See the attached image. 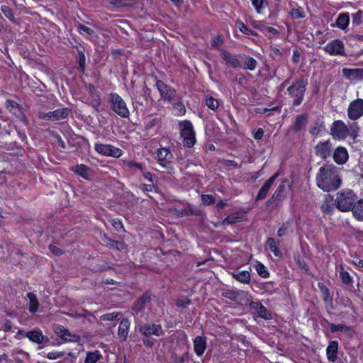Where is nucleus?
Returning <instances> with one entry per match:
<instances>
[{"mask_svg": "<svg viewBox=\"0 0 363 363\" xmlns=\"http://www.w3.org/2000/svg\"><path fill=\"white\" fill-rule=\"evenodd\" d=\"M288 226L286 224H284L277 231V235L279 237L284 236L287 231Z\"/></svg>", "mask_w": 363, "mask_h": 363, "instance_id": "62", "label": "nucleus"}, {"mask_svg": "<svg viewBox=\"0 0 363 363\" xmlns=\"http://www.w3.org/2000/svg\"><path fill=\"white\" fill-rule=\"evenodd\" d=\"M65 355L64 352H49L47 354V357L49 359H56L60 358Z\"/></svg>", "mask_w": 363, "mask_h": 363, "instance_id": "56", "label": "nucleus"}, {"mask_svg": "<svg viewBox=\"0 0 363 363\" xmlns=\"http://www.w3.org/2000/svg\"><path fill=\"white\" fill-rule=\"evenodd\" d=\"M279 174V173L277 172L266 181V182L264 184V185L262 186V188L259 189L258 192V194L256 198L257 200H262L266 198L269 190L273 185L275 179L278 177Z\"/></svg>", "mask_w": 363, "mask_h": 363, "instance_id": "18", "label": "nucleus"}, {"mask_svg": "<svg viewBox=\"0 0 363 363\" xmlns=\"http://www.w3.org/2000/svg\"><path fill=\"white\" fill-rule=\"evenodd\" d=\"M307 82L303 78L296 80L287 89V93L293 99L292 104L299 106L303 100L306 90Z\"/></svg>", "mask_w": 363, "mask_h": 363, "instance_id": "2", "label": "nucleus"}, {"mask_svg": "<svg viewBox=\"0 0 363 363\" xmlns=\"http://www.w3.org/2000/svg\"><path fill=\"white\" fill-rule=\"evenodd\" d=\"M143 341V345L146 347H148V348H151L154 344H155V340L150 338V337H144L142 340Z\"/></svg>", "mask_w": 363, "mask_h": 363, "instance_id": "58", "label": "nucleus"}, {"mask_svg": "<svg viewBox=\"0 0 363 363\" xmlns=\"http://www.w3.org/2000/svg\"><path fill=\"white\" fill-rule=\"evenodd\" d=\"M325 130V123L322 119L318 118L313 122L309 133L313 136H318Z\"/></svg>", "mask_w": 363, "mask_h": 363, "instance_id": "25", "label": "nucleus"}, {"mask_svg": "<svg viewBox=\"0 0 363 363\" xmlns=\"http://www.w3.org/2000/svg\"><path fill=\"white\" fill-rule=\"evenodd\" d=\"M173 155L167 148H160L157 152V160L160 166L168 171L173 170Z\"/></svg>", "mask_w": 363, "mask_h": 363, "instance_id": "9", "label": "nucleus"}, {"mask_svg": "<svg viewBox=\"0 0 363 363\" xmlns=\"http://www.w3.org/2000/svg\"><path fill=\"white\" fill-rule=\"evenodd\" d=\"M333 157L334 161L337 164H345L349 158L348 152L345 147L339 146L335 149Z\"/></svg>", "mask_w": 363, "mask_h": 363, "instance_id": "17", "label": "nucleus"}, {"mask_svg": "<svg viewBox=\"0 0 363 363\" xmlns=\"http://www.w3.org/2000/svg\"><path fill=\"white\" fill-rule=\"evenodd\" d=\"M122 318L123 314L121 312L114 311L101 315L99 320L101 321H113L121 320Z\"/></svg>", "mask_w": 363, "mask_h": 363, "instance_id": "34", "label": "nucleus"}, {"mask_svg": "<svg viewBox=\"0 0 363 363\" xmlns=\"http://www.w3.org/2000/svg\"><path fill=\"white\" fill-rule=\"evenodd\" d=\"M291 188V183L289 179H284L281 181V184L279 185L272 196L270 199H269L267 202V205H270L275 201L281 200L283 198L286 196V193Z\"/></svg>", "mask_w": 363, "mask_h": 363, "instance_id": "14", "label": "nucleus"}, {"mask_svg": "<svg viewBox=\"0 0 363 363\" xmlns=\"http://www.w3.org/2000/svg\"><path fill=\"white\" fill-rule=\"evenodd\" d=\"M333 147L330 140L325 141H320L315 147L314 152L316 156L323 160H325L330 157Z\"/></svg>", "mask_w": 363, "mask_h": 363, "instance_id": "11", "label": "nucleus"}, {"mask_svg": "<svg viewBox=\"0 0 363 363\" xmlns=\"http://www.w3.org/2000/svg\"><path fill=\"white\" fill-rule=\"evenodd\" d=\"M70 112V110L67 108H60L52 111V121L67 118Z\"/></svg>", "mask_w": 363, "mask_h": 363, "instance_id": "30", "label": "nucleus"}, {"mask_svg": "<svg viewBox=\"0 0 363 363\" xmlns=\"http://www.w3.org/2000/svg\"><path fill=\"white\" fill-rule=\"evenodd\" d=\"M237 26L242 33H245L247 35H250V34L254 35L253 31L248 29L247 28V26L242 21H237Z\"/></svg>", "mask_w": 363, "mask_h": 363, "instance_id": "52", "label": "nucleus"}, {"mask_svg": "<svg viewBox=\"0 0 363 363\" xmlns=\"http://www.w3.org/2000/svg\"><path fill=\"white\" fill-rule=\"evenodd\" d=\"M11 328L12 324L9 320H6L2 327V330H4V331H10Z\"/></svg>", "mask_w": 363, "mask_h": 363, "instance_id": "64", "label": "nucleus"}, {"mask_svg": "<svg viewBox=\"0 0 363 363\" xmlns=\"http://www.w3.org/2000/svg\"><path fill=\"white\" fill-rule=\"evenodd\" d=\"M232 276L237 281L243 284H247L250 281V274L248 271L236 270L232 273Z\"/></svg>", "mask_w": 363, "mask_h": 363, "instance_id": "28", "label": "nucleus"}, {"mask_svg": "<svg viewBox=\"0 0 363 363\" xmlns=\"http://www.w3.org/2000/svg\"><path fill=\"white\" fill-rule=\"evenodd\" d=\"M355 194L350 189L343 190L337 194L335 201L336 207L341 211L345 212L350 209L352 210L353 206L355 204Z\"/></svg>", "mask_w": 363, "mask_h": 363, "instance_id": "3", "label": "nucleus"}, {"mask_svg": "<svg viewBox=\"0 0 363 363\" xmlns=\"http://www.w3.org/2000/svg\"><path fill=\"white\" fill-rule=\"evenodd\" d=\"M139 333L143 337H150L155 335L156 337H161L164 335V331L160 324L155 323H147L138 326Z\"/></svg>", "mask_w": 363, "mask_h": 363, "instance_id": "6", "label": "nucleus"}, {"mask_svg": "<svg viewBox=\"0 0 363 363\" xmlns=\"http://www.w3.org/2000/svg\"><path fill=\"white\" fill-rule=\"evenodd\" d=\"M201 201L205 206L212 205L216 202L214 196L208 194L201 195Z\"/></svg>", "mask_w": 363, "mask_h": 363, "instance_id": "50", "label": "nucleus"}, {"mask_svg": "<svg viewBox=\"0 0 363 363\" xmlns=\"http://www.w3.org/2000/svg\"><path fill=\"white\" fill-rule=\"evenodd\" d=\"M177 101V102L174 104L173 108L177 111V115L182 116L185 113L186 108L184 105L180 101V100Z\"/></svg>", "mask_w": 363, "mask_h": 363, "instance_id": "48", "label": "nucleus"}, {"mask_svg": "<svg viewBox=\"0 0 363 363\" xmlns=\"http://www.w3.org/2000/svg\"><path fill=\"white\" fill-rule=\"evenodd\" d=\"M318 286L322 294L323 298L325 301H328L331 300V296L330 295V292L328 289L325 286V285L322 282L318 283Z\"/></svg>", "mask_w": 363, "mask_h": 363, "instance_id": "43", "label": "nucleus"}, {"mask_svg": "<svg viewBox=\"0 0 363 363\" xmlns=\"http://www.w3.org/2000/svg\"><path fill=\"white\" fill-rule=\"evenodd\" d=\"M79 65L82 72H84L85 68L86 58L84 52L81 50H79Z\"/></svg>", "mask_w": 363, "mask_h": 363, "instance_id": "54", "label": "nucleus"}, {"mask_svg": "<svg viewBox=\"0 0 363 363\" xmlns=\"http://www.w3.org/2000/svg\"><path fill=\"white\" fill-rule=\"evenodd\" d=\"M323 49L330 55H346L345 52L344 43L339 39H335L330 41L325 47H323Z\"/></svg>", "mask_w": 363, "mask_h": 363, "instance_id": "13", "label": "nucleus"}, {"mask_svg": "<svg viewBox=\"0 0 363 363\" xmlns=\"http://www.w3.org/2000/svg\"><path fill=\"white\" fill-rule=\"evenodd\" d=\"M206 348V339L205 337L197 336L194 340V349L199 356L202 355Z\"/></svg>", "mask_w": 363, "mask_h": 363, "instance_id": "22", "label": "nucleus"}, {"mask_svg": "<svg viewBox=\"0 0 363 363\" xmlns=\"http://www.w3.org/2000/svg\"><path fill=\"white\" fill-rule=\"evenodd\" d=\"M157 88L160 91L161 97L164 101L172 102L175 100H181V97L177 96L176 91L167 86L162 81L158 80L156 83Z\"/></svg>", "mask_w": 363, "mask_h": 363, "instance_id": "8", "label": "nucleus"}, {"mask_svg": "<svg viewBox=\"0 0 363 363\" xmlns=\"http://www.w3.org/2000/svg\"><path fill=\"white\" fill-rule=\"evenodd\" d=\"M255 269L258 274L262 277L267 278L269 277V272L267 268L262 264L258 262L255 265Z\"/></svg>", "mask_w": 363, "mask_h": 363, "instance_id": "47", "label": "nucleus"}, {"mask_svg": "<svg viewBox=\"0 0 363 363\" xmlns=\"http://www.w3.org/2000/svg\"><path fill=\"white\" fill-rule=\"evenodd\" d=\"M101 240L106 245L111 248L116 249L119 251H122L125 249V246L123 242L113 240L105 234L102 235Z\"/></svg>", "mask_w": 363, "mask_h": 363, "instance_id": "26", "label": "nucleus"}, {"mask_svg": "<svg viewBox=\"0 0 363 363\" xmlns=\"http://www.w3.org/2000/svg\"><path fill=\"white\" fill-rule=\"evenodd\" d=\"M110 101L111 108L116 114L122 118L129 117L130 112L126 103L118 94H110Z\"/></svg>", "mask_w": 363, "mask_h": 363, "instance_id": "5", "label": "nucleus"}, {"mask_svg": "<svg viewBox=\"0 0 363 363\" xmlns=\"http://www.w3.org/2000/svg\"><path fill=\"white\" fill-rule=\"evenodd\" d=\"M315 180L317 186L327 192L337 190L342 184L338 168L333 164H325L320 167Z\"/></svg>", "mask_w": 363, "mask_h": 363, "instance_id": "1", "label": "nucleus"}, {"mask_svg": "<svg viewBox=\"0 0 363 363\" xmlns=\"http://www.w3.org/2000/svg\"><path fill=\"white\" fill-rule=\"evenodd\" d=\"M257 67V61L251 57H247L245 62L244 69L249 70H255Z\"/></svg>", "mask_w": 363, "mask_h": 363, "instance_id": "45", "label": "nucleus"}, {"mask_svg": "<svg viewBox=\"0 0 363 363\" xmlns=\"http://www.w3.org/2000/svg\"><path fill=\"white\" fill-rule=\"evenodd\" d=\"M71 169L83 178L86 179L89 176V169L87 166L84 164H77L72 167Z\"/></svg>", "mask_w": 363, "mask_h": 363, "instance_id": "36", "label": "nucleus"}, {"mask_svg": "<svg viewBox=\"0 0 363 363\" xmlns=\"http://www.w3.org/2000/svg\"><path fill=\"white\" fill-rule=\"evenodd\" d=\"M178 214L180 216H189L191 215L201 216L203 214V212L199 209L194 208L190 204H187L183 208L178 211Z\"/></svg>", "mask_w": 363, "mask_h": 363, "instance_id": "27", "label": "nucleus"}, {"mask_svg": "<svg viewBox=\"0 0 363 363\" xmlns=\"http://www.w3.org/2000/svg\"><path fill=\"white\" fill-rule=\"evenodd\" d=\"M49 249L53 255L57 256L61 255L63 253V251L61 249L53 245H50L49 246Z\"/></svg>", "mask_w": 363, "mask_h": 363, "instance_id": "59", "label": "nucleus"}, {"mask_svg": "<svg viewBox=\"0 0 363 363\" xmlns=\"http://www.w3.org/2000/svg\"><path fill=\"white\" fill-rule=\"evenodd\" d=\"M263 135L264 130L262 128H259L254 133L253 137L255 140H260L263 137Z\"/></svg>", "mask_w": 363, "mask_h": 363, "instance_id": "61", "label": "nucleus"}, {"mask_svg": "<svg viewBox=\"0 0 363 363\" xmlns=\"http://www.w3.org/2000/svg\"><path fill=\"white\" fill-rule=\"evenodd\" d=\"M5 104L6 107L10 112L17 116L22 115V118L25 119L26 117L21 112V107L17 102L8 99L6 100Z\"/></svg>", "mask_w": 363, "mask_h": 363, "instance_id": "29", "label": "nucleus"}, {"mask_svg": "<svg viewBox=\"0 0 363 363\" xmlns=\"http://www.w3.org/2000/svg\"><path fill=\"white\" fill-rule=\"evenodd\" d=\"M101 358L102 355L99 351L96 350L94 352H89L86 354L84 363H96Z\"/></svg>", "mask_w": 363, "mask_h": 363, "instance_id": "38", "label": "nucleus"}, {"mask_svg": "<svg viewBox=\"0 0 363 363\" xmlns=\"http://www.w3.org/2000/svg\"><path fill=\"white\" fill-rule=\"evenodd\" d=\"M266 247L267 249L270 250L275 256L279 257L281 255V252L278 250V247L274 238H269L267 240Z\"/></svg>", "mask_w": 363, "mask_h": 363, "instance_id": "39", "label": "nucleus"}, {"mask_svg": "<svg viewBox=\"0 0 363 363\" xmlns=\"http://www.w3.org/2000/svg\"><path fill=\"white\" fill-rule=\"evenodd\" d=\"M77 29L80 33H82V32H84L89 35H91L94 33V31L91 28H90L84 25H82V24H79L77 26Z\"/></svg>", "mask_w": 363, "mask_h": 363, "instance_id": "53", "label": "nucleus"}, {"mask_svg": "<svg viewBox=\"0 0 363 363\" xmlns=\"http://www.w3.org/2000/svg\"><path fill=\"white\" fill-rule=\"evenodd\" d=\"M180 135L183 138V145L187 147H192L196 143L195 133L191 123L189 121L179 124Z\"/></svg>", "mask_w": 363, "mask_h": 363, "instance_id": "4", "label": "nucleus"}, {"mask_svg": "<svg viewBox=\"0 0 363 363\" xmlns=\"http://www.w3.org/2000/svg\"><path fill=\"white\" fill-rule=\"evenodd\" d=\"M340 277L341 278L342 281L347 285L351 284L352 283V277L347 271L345 270L342 265L340 266Z\"/></svg>", "mask_w": 363, "mask_h": 363, "instance_id": "41", "label": "nucleus"}, {"mask_svg": "<svg viewBox=\"0 0 363 363\" xmlns=\"http://www.w3.org/2000/svg\"><path fill=\"white\" fill-rule=\"evenodd\" d=\"M251 305L253 306V307H255L256 306L257 313L259 317L265 319L267 318V311L264 306L255 302H252Z\"/></svg>", "mask_w": 363, "mask_h": 363, "instance_id": "44", "label": "nucleus"}, {"mask_svg": "<svg viewBox=\"0 0 363 363\" xmlns=\"http://www.w3.org/2000/svg\"><path fill=\"white\" fill-rule=\"evenodd\" d=\"M26 337H28L30 341L37 344H40L44 342H49V338L43 335V333L40 330H33L26 333Z\"/></svg>", "mask_w": 363, "mask_h": 363, "instance_id": "21", "label": "nucleus"}, {"mask_svg": "<svg viewBox=\"0 0 363 363\" xmlns=\"http://www.w3.org/2000/svg\"><path fill=\"white\" fill-rule=\"evenodd\" d=\"M321 209L324 213L331 214L334 211L333 199L331 196H328L321 206Z\"/></svg>", "mask_w": 363, "mask_h": 363, "instance_id": "35", "label": "nucleus"}, {"mask_svg": "<svg viewBox=\"0 0 363 363\" xmlns=\"http://www.w3.org/2000/svg\"><path fill=\"white\" fill-rule=\"evenodd\" d=\"M291 16L296 19L304 18V12L301 8L293 9L291 11Z\"/></svg>", "mask_w": 363, "mask_h": 363, "instance_id": "51", "label": "nucleus"}, {"mask_svg": "<svg viewBox=\"0 0 363 363\" xmlns=\"http://www.w3.org/2000/svg\"><path fill=\"white\" fill-rule=\"evenodd\" d=\"M349 22L350 16L348 13H341L336 21V25L338 28L344 30L347 27Z\"/></svg>", "mask_w": 363, "mask_h": 363, "instance_id": "37", "label": "nucleus"}, {"mask_svg": "<svg viewBox=\"0 0 363 363\" xmlns=\"http://www.w3.org/2000/svg\"><path fill=\"white\" fill-rule=\"evenodd\" d=\"M221 57L228 65L231 66L235 69L240 68L241 67V62L238 60L237 55L231 54L223 50L221 52Z\"/></svg>", "mask_w": 363, "mask_h": 363, "instance_id": "19", "label": "nucleus"}, {"mask_svg": "<svg viewBox=\"0 0 363 363\" xmlns=\"http://www.w3.org/2000/svg\"><path fill=\"white\" fill-rule=\"evenodd\" d=\"M236 220H237V218H236V217H233V216H228V217H226V218L223 220V223L224 224H232V223H235V222H236Z\"/></svg>", "mask_w": 363, "mask_h": 363, "instance_id": "63", "label": "nucleus"}, {"mask_svg": "<svg viewBox=\"0 0 363 363\" xmlns=\"http://www.w3.org/2000/svg\"><path fill=\"white\" fill-rule=\"evenodd\" d=\"M55 333L65 341L67 342H78L80 337L75 334H72L67 328L60 325L54 326Z\"/></svg>", "mask_w": 363, "mask_h": 363, "instance_id": "15", "label": "nucleus"}, {"mask_svg": "<svg viewBox=\"0 0 363 363\" xmlns=\"http://www.w3.org/2000/svg\"><path fill=\"white\" fill-rule=\"evenodd\" d=\"M347 128L349 129L348 136H350L352 139L355 140L359 131V128L356 122H352L347 125Z\"/></svg>", "mask_w": 363, "mask_h": 363, "instance_id": "40", "label": "nucleus"}, {"mask_svg": "<svg viewBox=\"0 0 363 363\" xmlns=\"http://www.w3.org/2000/svg\"><path fill=\"white\" fill-rule=\"evenodd\" d=\"M52 138L55 140V141L60 146V147L62 149H65L66 145H65L64 140L61 138V136L59 134H57V133H53L52 134Z\"/></svg>", "mask_w": 363, "mask_h": 363, "instance_id": "55", "label": "nucleus"}, {"mask_svg": "<svg viewBox=\"0 0 363 363\" xmlns=\"http://www.w3.org/2000/svg\"><path fill=\"white\" fill-rule=\"evenodd\" d=\"M206 104L209 108L213 111L216 110L219 106V103L218 100L212 96H208L206 98Z\"/></svg>", "mask_w": 363, "mask_h": 363, "instance_id": "46", "label": "nucleus"}, {"mask_svg": "<svg viewBox=\"0 0 363 363\" xmlns=\"http://www.w3.org/2000/svg\"><path fill=\"white\" fill-rule=\"evenodd\" d=\"M252 5L256 9L258 13L260 12V9L262 7L263 0H251Z\"/></svg>", "mask_w": 363, "mask_h": 363, "instance_id": "60", "label": "nucleus"}, {"mask_svg": "<svg viewBox=\"0 0 363 363\" xmlns=\"http://www.w3.org/2000/svg\"><path fill=\"white\" fill-rule=\"evenodd\" d=\"M330 328L332 333L340 331L341 333H347L351 330V328L343 324L335 325L333 323H330Z\"/></svg>", "mask_w": 363, "mask_h": 363, "instance_id": "42", "label": "nucleus"}, {"mask_svg": "<svg viewBox=\"0 0 363 363\" xmlns=\"http://www.w3.org/2000/svg\"><path fill=\"white\" fill-rule=\"evenodd\" d=\"M343 77L351 81L363 79V69L362 68H343L342 70Z\"/></svg>", "mask_w": 363, "mask_h": 363, "instance_id": "16", "label": "nucleus"}, {"mask_svg": "<svg viewBox=\"0 0 363 363\" xmlns=\"http://www.w3.org/2000/svg\"><path fill=\"white\" fill-rule=\"evenodd\" d=\"M347 125L342 121H335L330 128V135L335 140H344L348 136Z\"/></svg>", "mask_w": 363, "mask_h": 363, "instance_id": "7", "label": "nucleus"}, {"mask_svg": "<svg viewBox=\"0 0 363 363\" xmlns=\"http://www.w3.org/2000/svg\"><path fill=\"white\" fill-rule=\"evenodd\" d=\"M338 342L330 341L326 349L327 357L330 362H335L337 359Z\"/></svg>", "mask_w": 363, "mask_h": 363, "instance_id": "23", "label": "nucleus"}, {"mask_svg": "<svg viewBox=\"0 0 363 363\" xmlns=\"http://www.w3.org/2000/svg\"><path fill=\"white\" fill-rule=\"evenodd\" d=\"M38 117H39V118L43 119V120L52 121V111H50L48 113L40 111L38 113Z\"/></svg>", "mask_w": 363, "mask_h": 363, "instance_id": "57", "label": "nucleus"}, {"mask_svg": "<svg viewBox=\"0 0 363 363\" xmlns=\"http://www.w3.org/2000/svg\"><path fill=\"white\" fill-rule=\"evenodd\" d=\"M150 301V296L147 294H145L143 295L138 301H136L133 307L132 311L135 313H138L140 312L144 308L145 306L149 303Z\"/></svg>", "mask_w": 363, "mask_h": 363, "instance_id": "24", "label": "nucleus"}, {"mask_svg": "<svg viewBox=\"0 0 363 363\" xmlns=\"http://www.w3.org/2000/svg\"><path fill=\"white\" fill-rule=\"evenodd\" d=\"M94 149L98 153L104 156L118 158L123 155L122 150L108 144L96 143Z\"/></svg>", "mask_w": 363, "mask_h": 363, "instance_id": "10", "label": "nucleus"}, {"mask_svg": "<svg viewBox=\"0 0 363 363\" xmlns=\"http://www.w3.org/2000/svg\"><path fill=\"white\" fill-rule=\"evenodd\" d=\"M130 323L128 319L123 318L119 324L118 329V337L121 342H125L127 340Z\"/></svg>", "mask_w": 363, "mask_h": 363, "instance_id": "20", "label": "nucleus"}, {"mask_svg": "<svg viewBox=\"0 0 363 363\" xmlns=\"http://www.w3.org/2000/svg\"><path fill=\"white\" fill-rule=\"evenodd\" d=\"M347 116L350 119L353 121L357 120L363 116V99H357L350 104Z\"/></svg>", "mask_w": 363, "mask_h": 363, "instance_id": "12", "label": "nucleus"}, {"mask_svg": "<svg viewBox=\"0 0 363 363\" xmlns=\"http://www.w3.org/2000/svg\"><path fill=\"white\" fill-rule=\"evenodd\" d=\"M27 298L29 300L28 310L31 313L37 312L39 307V302L36 296L31 292L27 294Z\"/></svg>", "mask_w": 363, "mask_h": 363, "instance_id": "31", "label": "nucleus"}, {"mask_svg": "<svg viewBox=\"0 0 363 363\" xmlns=\"http://www.w3.org/2000/svg\"><path fill=\"white\" fill-rule=\"evenodd\" d=\"M352 213L358 220H363V199L357 201L352 207Z\"/></svg>", "mask_w": 363, "mask_h": 363, "instance_id": "32", "label": "nucleus"}, {"mask_svg": "<svg viewBox=\"0 0 363 363\" xmlns=\"http://www.w3.org/2000/svg\"><path fill=\"white\" fill-rule=\"evenodd\" d=\"M308 117L306 115H298L296 117L293 130L296 132L300 131L306 124Z\"/></svg>", "mask_w": 363, "mask_h": 363, "instance_id": "33", "label": "nucleus"}, {"mask_svg": "<svg viewBox=\"0 0 363 363\" xmlns=\"http://www.w3.org/2000/svg\"><path fill=\"white\" fill-rule=\"evenodd\" d=\"M1 12L4 14V16L8 18L10 21L14 22L15 18L13 14L12 10L7 6H1Z\"/></svg>", "mask_w": 363, "mask_h": 363, "instance_id": "49", "label": "nucleus"}]
</instances>
